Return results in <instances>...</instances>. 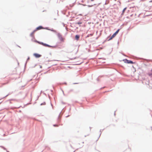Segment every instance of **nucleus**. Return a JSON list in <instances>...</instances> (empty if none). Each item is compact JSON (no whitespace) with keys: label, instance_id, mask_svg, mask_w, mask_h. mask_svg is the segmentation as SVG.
Wrapping results in <instances>:
<instances>
[{"label":"nucleus","instance_id":"1","mask_svg":"<svg viewBox=\"0 0 152 152\" xmlns=\"http://www.w3.org/2000/svg\"><path fill=\"white\" fill-rule=\"evenodd\" d=\"M123 61H124V62L125 63H126L131 64H133V62H132V61H130V60H128L126 59L124 60Z\"/></svg>","mask_w":152,"mask_h":152},{"label":"nucleus","instance_id":"2","mask_svg":"<svg viewBox=\"0 0 152 152\" xmlns=\"http://www.w3.org/2000/svg\"><path fill=\"white\" fill-rule=\"evenodd\" d=\"M38 42V43H39V44H41V45H43V46H45L48 47H50V46L49 45H47V44H46L44 43L43 42Z\"/></svg>","mask_w":152,"mask_h":152},{"label":"nucleus","instance_id":"3","mask_svg":"<svg viewBox=\"0 0 152 152\" xmlns=\"http://www.w3.org/2000/svg\"><path fill=\"white\" fill-rule=\"evenodd\" d=\"M34 56L36 58H38L40 57L41 56V55L37 53H34Z\"/></svg>","mask_w":152,"mask_h":152},{"label":"nucleus","instance_id":"4","mask_svg":"<svg viewBox=\"0 0 152 152\" xmlns=\"http://www.w3.org/2000/svg\"><path fill=\"white\" fill-rule=\"evenodd\" d=\"M43 28V27L42 26H39L38 27H37L36 28V29H35V30H36V31L37 30L42 29Z\"/></svg>","mask_w":152,"mask_h":152},{"label":"nucleus","instance_id":"5","mask_svg":"<svg viewBox=\"0 0 152 152\" xmlns=\"http://www.w3.org/2000/svg\"><path fill=\"white\" fill-rule=\"evenodd\" d=\"M36 31V30H34L31 34L30 35L32 37H34V34L35 32Z\"/></svg>","mask_w":152,"mask_h":152},{"label":"nucleus","instance_id":"6","mask_svg":"<svg viewBox=\"0 0 152 152\" xmlns=\"http://www.w3.org/2000/svg\"><path fill=\"white\" fill-rule=\"evenodd\" d=\"M80 38V36L79 35H77L75 36V38L77 40H78Z\"/></svg>","mask_w":152,"mask_h":152},{"label":"nucleus","instance_id":"7","mask_svg":"<svg viewBox=\"0 0 152 152\" xmlns=\"http://www.w3.org/2000/svg\"><path fill=\"white\" fill-rule=\"evenodd\" d=\"M126 7H125V8H124L123 10V11H122V15H123L124 12H125V11L126 10Z\"/></svg>","mask_w":152,"mask_h":152},{"label":"nucleus","instance_id":"8","mask_svg":"<svg viewBox=\"0 0 152 152\" xmlns=\"http://www.w3.org/2000/svg\"><path fill=\"white\" fill-rule=\"evenodd\" d=\"M119 31V29H118L115 33L114 34H115V35H116L118 33Z\"/></svg>","mask_w":152,"mask_h":152},{"label":"nucleus","instance_id":"9","mask_svg":"<svg viewBox=\"0 0 152 152\" xmlns=\"http://www.w3.org/2000/svg\"><path fill=\"white\" fill-rule=\"evenodd\" d=\"M119 31V29H118L115 33L114 34H115V35H116L118 33Z\"/></svg>","mask_w":152,"mask_h":152},{"label":"nucleus","instance_id":"10","mask_svg":"<svg viewBox=\"0 0 152 152\" xmlns=\"http://www.w3.org/2000/svg\"><path fill=\"white\" fill-rule=\"evenodd\" d=\"M119 31V29H118L115 33L114 34H115V35H116L118 33Z\"/></svg>","mask_w":152,"mask_h":152},{"label":"nucleus","instance_id":"11","mask_svg":"<svg viewBox=\"0 0 152 152\" xmlns=\"http://www.w3.org/2000/svg\"><path fill=\"white\" fill-rule=\"evenodd\" d=\"M59 38L61 40H63V39L62 36H61V35H60L59 36Z\"/></svg>","mask_w":152,"mask_h":152},{"label":"nucleus","instance_id":"12","mask_svg":"<svg viewBox=\"0 0 152 152\" xmlns=\"http://www.w3.org/2000/svg\"><path fill=\"white\" fill-rule=\"evenodd\" d=\"M93 35V34H88L87 36V37H89V36H92V35Z\"/></svg>","mask_w":152,"mask_h":152},{"label":"nucleus","instance_id":"13","mask_svg":"<svg viewBox=\"0 0 152 152\" xmlns=\"http://www.w3.org/2000/svg\"><path fill=\"white\" fill-rule=\"evenodd\" d=\"M116 35H115V34H114V33L111 36L113 38Z\"/></svg>","mask_w":152,"mask_h":152},{"label":"nucleus","instance_id":"14","mask_svg":"<svg viewBox=\"0 0 152 152\" xmlns=\"http://www.w3.org/2000/svg\"><path fill=\"white\" fill-rule=\"evenodd\" d=\"M113 38L112 37V36H111V37H110L109 39H108V40L109 41L111 40Z\"/></svg>","mask_w":152,"mask_h":152},{"label":"nucleus","instance_id":"15","mask_svg":"<svg viewBox=\"0 0 152 152\" xmlns=\"http://www.w3.org/2000/svg\"><path fill=\"white\" fill-rule=\"evenodd\" d=\"M82 23V22H77V24H81Z\"/></svg>","mask_w":152,"mask_h":152},{"label":"nucleus","instance_id":"16","mask_svg":"<svg viewBox=\"0 0 152 152\" xmlns=\"http://www.w3.org/2000/svg\"><path fill=\"white\" fill-rule=\"evenodd\" d=\"M8 83V82H7L6 83H4L3 84H4V85H5V84H7V83Z\"/></svg>","mask_w":152,"mask_h":152},{"label":"nucleus","instance_id":"17","mask_svg":"<svg viewBox=\"0 0 152 152\" xmlns=\"http://www.w3.org/2000/svg\"><path fill=\"white\" fill-rule=\"evenodd\" d=\"M91 6H88V7H91Z\"/></svg>","mask_w":152,"mask_h":152},{"label":"nucleus","instance_id":"18","mask_svg":"<svg viewBox=\"0 0 152 152\" xmlns=\"http://www.w3.org/2000/svg\"><path fill=\"white\" fill-rule=\"evenodd\" d=\"M94 0H91V1H93Z\"/></svg>","mask_w":152,"mask_h":152},{"label":"nucleus","instance_id":"19","mask_svg":"<svg viewBox=\"0 0 152 152\" xmlns=\"http://www.w3.org/2000/svg\"><path fill=\"white\" fill-rule=\"evenodd\" d=\"M52 31H54V30H52Z\"/></svg>","mask_w":152,"mask_h":152}]
</instances>
